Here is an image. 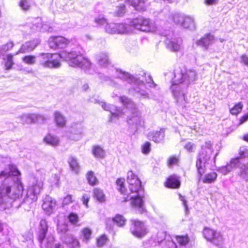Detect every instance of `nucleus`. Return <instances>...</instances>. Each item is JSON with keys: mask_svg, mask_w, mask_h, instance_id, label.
Here are the masks:
<instances>
[{"mask_svg": "<svg viewBox=\"0 0 248 248\" xmlns=\"http://www.w3.org/2000/svg\"><path fill=\"white\" fill-rule=\"evenodd\" d=\"M62 59L66 61L69 65L73 67H78L84 69L89 68L91 62L87 58H84L81 53L76 49L70 52H61Z\"/></svg>", "mask_w": 248, "mask_h": 248, "instance_id": "5", "label": "nucleus"}, {"mask_svg": "<svg viewBox=\"0 0 248 248\" xmlns=\"http://www.w3.org/2000/svg\"><path fill=\"white\" fill-rule=\"evenodd\" d=\"M19 5L24 11H27L30 8V2L27 0H21L19 2Z\"/></svg>", "mask_w": 248, "mask_h": 248, "instance_id": "50", "label": "nucleus"}, {"mask_svg": "<svg viewBox=\"0 0 248 248\" xmlns=\"http://www.w3.org/2000/svg\"><path fill=\"white\" fill-rule=\"evenodd\" d=\"M113 221L117 226L122 227L124 225L126 220L123 216L117 215L113 218Z\"/></svg>", "mask_w": 248, "mask_h": 248, "instance_id": "40", "label": "nucleus"}, {"mask_svg": "<svg viewBox=\"0 0 248 248\" xmlns=\"http://www.w3.org/2000/svg\"><path fill=\"white\" fill-rule=\"evenodd\" d=\"M215 38L214 35L210 33H207L200 39L196 42L197 46L203 47L205 50L208 48L209 46L214 42Z\"/></svg>", "mask_w": 248, "mask_h": 248, "instance_id": "19", "label": "nucleus"}, {"mask_svg": "<svg viewBox=\"0 0 248 248\" xmlns=\"http://www.w3.org/2000/svg\"><path fill=\"white\" fill-rule=\"evenodd\" d=\"M107 240V238L105 235H103L101 236L97 240V246L100 247L103 246L106 243Z\"/></svg>", "mask_w": 248, "mask_h": 248, "instance_id": "58", "label": "nucleus"}, {"mask_svg": "<svg viewBox=\"0 0 248 248\" xmlns=\"http://www.w3.org/2000/svg\"><path fill=\"white\" fill-rule=\"evenodd\" d=\"M93 154L96 157H103L105 155V152L103 149L99 146H95L93 149Z\"/></svg>", "mask_w": 248, "mask_h": 248, "instance_id": "38", "label": "nucleus"}, {"mask_svg": "<svg viewBox=\"0 0 248 248\" xmlns=\"http://www.w3.org/2000/svg\"><path fill=\"white\" fill-rule=\"evenodd\" d=\"M239 155L241 158L248 157V147L243 146L240 147Z\"/></svg>", "mask_w": 248, "mask_h": 248, "instance_id": "52", "label": "nucleus"}, {"mask_svg": "<svg viewBox=\"0 0 248 248\" xmlns=\"http://www.w3.org/2000/svg\"><path fill=\"white\" fill-rule=\"evenodd\" d=\"M35 114H23L19 116L21 121L24 124H31L34 123Z\"/></svg>", "mask_w": 248, "mask_h": 248, "instance_id": "31", "label": "nucleus"}, {"mask_svg": "<svg viewBox=\"0 0 248 248\" xmlns=\"http://www.w3.org/2000/svg\"><path fill=\"white\" fill-rule=\"evenodd\" d=\"M147 7V5L145 4V1L140 0L136 10L139 11H144L146 10Z\"/></svg>", "mask_w": 248, "mask_h": 248, "instance_id": "55", "label": "nucleus"}, {"mask_svg": "<svg viewBox=\"0 0 248 248\" xmlns=\"http://www.w3.org/2000/svg\"><path fill=\"white\" fill-rule=\"evenodd\" d=\"M40 64L45 68H57L61 66V52L57 53H41L38 56Z\"/></svg>", "mask_w": 248, "mask_h": 248, "instance_id": "11", "label": "nucleus"}, {"mask_svg": "<svg viewBox=\"0 0 248 248\" xmlns=\"http://www.w3.org/2000/svg\"><path fill=\"white\" fill-rule=\"evenodd\" d=\"M90 196L87 194H84L83 195L82 197V201L83 202V204L86 206L87 208L88 207V202L89 201Z\"/></svg>", "mask_w": 248, "mask_h": 248, "instance_id": "62", "label": "nucleus"}, {"mask_svg": "<svg viewBox=\"0 0 248 248\" xmlns=\"http://www.w3.org/2000/svg\"><path fill=\"white\" fill-rule=\"evenodd\" d=\"M203 235L208 241L217 247H222L224 244L225 238L220 232L206 228L203 230Z\"/></svg>", "mask_w": 248, "mask_h": 248, "instance_id": "12", "label": "nucleus"}, {"mask_svg": "<svg viewBox=\"0 0 248 248\" xmlns=\"http://www.w3.org/2000/svg\"><path fill=\"white\" fill-rule=\"evenodd\" d=\"M87 178L89 183L91 185H95L97 184V180L94 175V173L93 171H90L88 172L87 174Z\"/></svg>", "mask_w": 248, "mask_h": 248, "instance_id": "42", "label": "nucleus"}, {"mask_svg": "<svg viewBox=\"0 0 248 248\" xmlns=\"http://www.w3.org/2000/svg\"><path fill=\"white\" fill-rule=\"evenodd\" d=\"M97 63L101 66L106 67L110 64L108 53L103 51L100 52L96 56Z\"/></svg>", "mask_w": 248, "mask_h": 248, "instance_id": "22", "label": "nucleus"}, {"mask_svg": "<svg viewBox=\"0 0 248 248\" xmlns=\"http://www.w3.org/2000/svg\"><path fill=\"white\" fill-rule=\"evenodd\" d=\"M61 239L68 246L69 248H78L79 247L78 241L70 234L61 236Z\"/></svg>", "mask_w": 248, "mask_h": 248, "instance_id": "23", "label": "nucleus"}, {"mask_svg": "<svg viewBox=\"0 0 248 248\" xmlns=\"http://www.w3.org/2000/svg\"><path fill=\"white\" fill-rule=\"evenodd\" d=\"M68 162L71 170L76 173H78L79 171L80 166L76 158L70 156L68 158Z\"/></svg>", "mask_w": 248, "mask_h": 248, "instance_id": "28", "label": "nucleus"}, {"mask_svg": "<svg viewBox=\"0 0 248 248\" xmlns=\"http://www.w3.org/2000/svg\"><path fill=\"white\" fill-rule=\"evenodd\" d=\"M151 151V144L149 142H146L142 146V151L144 154H148Z\"/></svg>", "mask_w": 248, "mask_h": 248, "instance_id": "54", "label": "nucleus"}, {"mask_svg": "<svg viewBox=\"0 0 248 248\" xmlns=\"http://www.w3.org/2000/svg\"><path fill=\"white\" fill-rule=\"evenodd\" d=\"M242 103H239L230 109V112L233 115H237L242 110Z\"/></svg>", "mask_w": 248, "mask_h": 248, "instance_id": "47", "label": "nucleus"}, {"mask_svg": "<svg viewBox=\"0 0 248 248\" xmlns=\"http://www.w3.org/2000/svg\"><path fill=\"white\" fill-rule=\"evenodd\" d=\"M130 23L135 29L146 32H154L158 30L157 27L150 18L142 16L133 19Z\"/></svg>", "mask_w": 248, "mask_h": 248, "instance_id": "10", "label": "nucleus"}, {"mask_svg": "<svg viewBox=\"0 0 248 248\" xmlns=\"http://www.w3.org/2000/svg\"><path fill=\"white\" fill-rule=\"evenodd\" d=\"M54 121L56 125L59 127H63L66 124L65 118L58 111H56L54 113Z\"/></svg>", "mask_w": 248, "mask_h": 248, "instance_id": "29", "label": "nucleus"}, {"mask_svg": "<svg viewBox=\"0 0 248 248\" xmlns=\"http://www.w3.org/2000/svg\"><path fill=\"white\" fill-rule=\"evenodd\" d=\"M83 129L84 127L81 123L73 124L70 129V138L75 140H79L83 135Z\"/></svg>", "mask_w": 248, "mask_h": 248, "instance_id": "18", "label": "nucleus"}, {"mask_svg": "<svg viewBox=\"0 0 248 248\" xmlns=\"http://www.w3.org/2000/svg\"><path fill=\"white\" fill-rule=\"evenodd\" d=\"M14 44L13 42H9L6 44L0 46V51L3 54L4 53L10 50L14 46Z\"/></svg>", "mask_w": 248, "mask_h": 248, "instance_id": "43", "label": "nucleus"}, {"mask_svg": "<svg viewBox=\"0 0 248 248\" xmlns=\"http://www.w3.org/2000/svg\"><path fill=\"white\" fill-rule=\"evenodd\" d=\"M176 241L180 247L186 246L189 242V238L187 235H177L175 236Z\"/></svg>", "mask_w": 248, "mask_h": 248, "instance_id": "33", "label": "nucleus"}, {"mask_svg": "<svg viewBox=\"0 0 248 248\" xmlns=\"http://www.w3.org/2000/svg\"><path fill=\"white\" fill-rule=\"evenodd\" d=\"M117 24L111 23H108L105 25V30L108 33H116L117 30Z\"/></svg>", "mask_w": 248, "mask_h": 248, "instance_id": "37", "label": "nucleus"}, {"mask_svg": "<svg viewBox=\"0 0 248 248\" xmlns=\"http://www.w3.org/2000/svg\"><path fill=\"white\" fill-rule=\"evenodd\" d=\"M124 179L119 178L116 181L118 190L122 194H127L125 201L132 200L131 203L140 213L144 211L143 207V188L141 186V182L138 177L132 171L127 172V181L129 184V189L130 193H125V188L124 186Z\"/></svg>", "mask_w": 248, "mask_h": 248, "instance_id": "3", "label": "nucleus"}, {"mask_svg": "<svg viewBox=\"0 0 248 248\" xmlns=\"http://www.w3.org/2000/svg\"><path fill=\"white\" fill-rule=\"evenodd\" d=\"M239 176L246 181H248V163L240 167Z\"/></svg>", "mask_w": 248, "mask_h": 248, "instance_id": "34", "label": "nucleus"}, {"mask_svg": "<svg viewBox=\"0 0 248 248\" xmlns=\"http://www.w3.org/2000/svg\"><path fill=\"white\" fill-rule=\"evenodd\" d=\"M73 201L72 199V196L71 195H68L66 196L63 200L62 205H66L70 203H71Z\"/></svg>", "mask_w": 248, "mask_h": 248, "instance_id": "60", "label": "nucleus"}, {"mask_svg": "<svg viewBox=\"0 0 248 248\" xmlns=\"http://www.w3.org/2000/svg\"><path fill=\"white\" fill-rule=\"evenodd\" d=\"M169 238H170V237L167 236L166 233L164 232H159L157 234L156 241L158 244H160L163 242L165 243Z\"/></svg>", "mask_w": 248, "mask_h": 248, "instance_id": "36", "label": "nucleus"}, {"mask_svg": "<svg viewBox=\"0 0 248 248\" xmlns=\"http://www.w3.org/2000/svg\"><path fill=\"white\" fill-rule=\"evenodd\" d=\"M68 231L67 225L65 224H58L57 225L58 232L61 234V236L66 235Z\"/></svg>", "mask_w": 248, "mask_h": 248, "instance_id": "41", "label": "nucleus"}, {"mask_svg": "<svg viewBox=\"0 0 248 248\" xmlns=\"http://www.w3.org/2000/svg\"><path fill=\"white\" fill-rule=\"evenodd\" d=\"M176 17L180 18L181 20H183L181 25L182 27L190 30L194 29L195 24L192 17L185 16H180L178 15H176Z\"/></svg>", "mask_w": 248, "mask_h": 248, "instance_id": "24", "label": "nucleus"}, {"mask_svg": "<svg viewBox=\"0 0 248 248\" xmlns=\"http://www.w3.org/2000/svg\"><path fill=\"white\" fill-rule=\"evenodd\" d=\"M141 73L133 76L128 73L122 72L121 70L112 67L110 70V77H105V80H110L112 82L113 79H120L123 81H127L133 86V91L137 96L146 98L148 97V93L145 90V83L149 84L152 87L154 85L152 78L150 75L146 77V74L143 71Z\"/></svg>", "mask_w": 248, "mask_h": 248, "instance_id": "2", "label": "nucleus"}, {"mask_svg": "<svg viewBox=\"0 0 248 248\" xmlns=\"http://www.w3.org/2000/svg\"><path fill=\"white\" fill-rule=\"evenodd\" d=\"M48 230V225L46 219L41 220L38 232V239L42 247L52 248L54 237L51 234L46 236Z\"/></svg>", "mask_w": 248, "mask_h": 248, "instance_id": "9", "label": "nucleus"}, {"mask_svg": "<svg viewBox=\"0 0 248 248\" xmlns=\"http://www.w3.org/2000/svg\"><path fill=\"white\" fill-rule=\"evenodd\" d=\"M19 175L20 173L16 167L10 168V171L4 170L0 173V178H4L0 186V208L5 209L10 206L19 207L22 204L19 200L22 197L23 186ZM25 208V206H24Z\"/></svg>", "mask_w": 248, "mask_h": 248, "instance_id": "1", "label": "nucleus"}, {"mask_svg": "<svg viewBox=\"0 0 248 248\" xmlns=\"http://www.w3.org/2000/svg\"><path fill=\"white\" fill-rule=\"evenodd\" d=\"M140 1V0H125V2L132 5L136 10H137Z\"/></svg>", "mask_w": 248, "mask_h": 248, "instance_id": "61", "label": "nucleus"}, {"mask_svg": "<svg viewBox=\"0 0 248 248\" xmlns=\"http://www.w3.org/2000/svg\"><path fill=\"white\" fill-rule=\"evenodd\" d=\"M166 186L172 188H177L180 186L179 177L176 175H171L167 180Z\"/></svg>", "mask_w": 248, "mask_h": 248, "instance_id": "26", "label": "nucleus"}, {"mask_svg": "<svg viewBox=\"0 0 248 248\" xmlns=\"http://www.w3.org/2000/svg\"><path fill=\"white\" fill-rule=\"evenodd\" d=\"M95 23L100 26H104L107 24V20L103 16H99L97 18L95 19Z\"/></svg>", "mask_w": 248, "mask_h": 248, "instance_id": "51", "label": "nucleus"}, {"mask_svg": "<svg viewBox=\"0 0 248 248\" xmlns=\"http://www.w3.org/2000/svg\"><path fill=\"white\" fill-rule=\"evenodd\" d=\"M217 174L215 172H211L205 174L203 179L202 182L204 183H212L214 182L217 179Z\"/></svg>", "mask_w": 248, "mask_h": 248, "instance_id": "32", "label": "nucleus"}, {"mask_svg": "<svg viewBox=\"0 0 248 248\" xmlns=\"http://www.w3.org/2000/svg\"><path fill=\"white\" fill-rule=\"evenodd\" d=\"M82 233L84 238L83 241L87 243L90 238L92 233L91 230L88 228H85L82 230Z\"/></svg>", "mask_w": 248, "mask_h": 248, "instance_id": "49", "label": "nucleus"}, {"mask_svg": "<svg viewBox=\"0 0 248 248\" xmlns=\"http://www.w3.org/2000/svg\"><path fill=\"white\" fill-rule=\"evenodd\" d=\"M125 12V6L124 4H122L118 7L117 10V15L119 16H122Z\"/></svg>", "mask_w": 248, "mask_h": 248, "instance_id": "63", "label": "nucleus"}, {"mask_svg": "<svg viewBox=\"0 0 248 248\" xmlns=\"http://www.w3.org/2000/svg\"><path fill=\"white\" fill-rule=\"evenodd\" d=\"M183 40L181 38L172 37L168 36L165 40L168 49L173 52H177L182 48Z\"/></svg>", "mask_w": 248, "mask_h": 248, "instance_id": "16", "label": "nucleus"}, {"mask_svg": "<svg viewBox=\"0 0 248 248\" xmlns=\"http://www.w3.org/2000/svg\"><path fill=\"white\" fill-rule=\"evenodd\" d=\"M36 46L37 44L34 41L26 42L22 45L20 49L16 52V54L29 53L33 50Z\"/></svg>", "mask_w": 248, "mask_h": 248, "instance_id": "25", "label": "nucleus"}, {"mask_svg": "<svg viewBox=\"0 0 248 248\" xmlns=\"http://www.w3.org/2000/svg\"><path fill=\"white\" fill-rule=\"evenodd\" d=\"M56 205V200L49 196L46 195L43 199L42 207L46 214L50 215L55 211Z\"/></svg>", "mask_w": 248, "mask_h": 248, "instance_id": "17", "label": "nucleus"}, {"mask_svg": "<svg viewBox=\"0 0 248 248\" xmlns=\"http://www.w3.org/2000/svg\"><path fill=\"white\" fill-rule=\"evenodd\" d=\"M13 56L12 54H8L6 56V61L5 63L6 69L8 70L12 68L14 63L13 61Z\"/></svg>", "mask_w": 248, "mask_h": 248, "instance_id": "46", "label": "nucleus"}, {"mask_svg": "<svg viewBox=\"0 0 248 248\" xmlns=\"http://www.w3.org/2000/svg\"><path fill=\"white\" fill-rule=\"evenodd\" d=\"M121 102L127 108L130 109L131 114L127 119L129 125L135 127L141 126L144 121L140 113L136 108V105L127 97L123 96L120 97Z\"/></svg>", "mask_w": 248, "mask_h": 248, "instance_id": "6", "label": "nucleus"}, {"mask_svg": "<svg viewBox=\"0 0 248 248\" xmlns=\"http://www.w3.org/2000/svg\"><path fill=\"white\" fill-rule=\"evenodd\" d=\"M184 147L189 152H194L195 150V144L190 142L186 143Z\"/></svg>", "mask_w": 248, "mask_h": 248, "instance_id": "57", "label": "nucleus"}, {"mask_svg": "<svg viewBox=\"0 0 248 248\" xmlns=\"http://www.w3.org/2000/svg\"><path fill=\"white\" fill-rule=\"evenodd\" d=\"M94 197L100 202L105 201V196L103 191L99 188H95L93 191Z\"/></svg>", "mask_w": 248, "mask_h": 248, "instance_id": "35", "label": "nucleus"}, {"mask_svg": "<svg viewBox=\"0 0 248 248\" xmlns=\"http://www.w3.org/2000/svg\"><path fill=\"white\" fill-rule=\"evenodd\" d=\"M179 160L176 156H171L168 161V165L169 167H171L174 165H177Z\"/></svg>", "mask_w": 248, "mask_h": 248, "instance_id": "56", "label": "nucleus"}, {"mask_svg": "<svg viewBox=\"0 0 248 248\" xmlns=\"http://www.w3.org/2000/svg\"><path fill=\"white\" fill-rule=\"evenodd\" d=\"M127 25L124 24H117L116 33H125L128 32Z\"/></svg>", "mask_w": 248, "mask_h": 248, "instance_id": "44", "label": "nucleus"}, {"mask_svg": "<svg viewBox=\"0 0 248 248\" xmlns=\"http://www.w3.org/2000/svg\"><path fill=\"white\" fill-rule=\"evenodd\" d=\"M213 151L212 144L210 142H206L205 145L202 148L196 164L200 179L204 173L205 164L210 159Z\"/></svg>", "mask_w": 248, "mask_h": 248, "instance_id": "8", "label": "nucleus"}, {"mask_svg": "<svg viewBox=\"0 0 248 248\" xmlns=\"http://www.w3.org/2000/svg\"><path fill=\"white\" fill-rule=\"evenodd\" d=\"M176 15H178L180 16H185L184 15L181 14L174 13L170 15V18L172 20L175 24L181 25L183 20H181L180 18L176 17Z\"/></svg>", "mask_w": 248, "mask_h": 248, "instance_id": "45", "label": "nucleus"}, {"mask_svg": "<svg viewBox=\"0 0 248 248\" xmlns=\"http://www.w3.org/2000/svg\"><path fill=\"white\" fill-rule=\"evenodd\" d=\"M165 243V248H177L176 243L170 238L167 240Z\"/></svg>", "mask_w": 248, "mask_h": 248, "instance_id": "53", "label": "nucleus"}, {"mask_svg": "<svg viewBox=\"0 0 248 248\" xmlns=\"http://www.w3.org/2000/svg\"><path fill=\"white\" fill-rule=\"evenodd\" d=\"M43 182L36 177L33 178L31 184L28 187L26 195L22 201V204H31L37 199L38 196L43 189Z\"/></svg>", "mask_w": 248, "mask_h": 248, "instance_id": "7", "label": "nucleus"}, {"mask_svg": "<svg viewBox=\"0 0 248 248\" xmlns=\"http://www.w3.org/2000/svg\"><path fill=\"white\" fill-rule=\"evenodd\" d=\"M69 42V40L61 36H51L48 40L50 47L54 49L65 47Z\"/></svg>", "mask_w": 248, "mask_h": 248, "instance_id": "15", "label": "nucleus"}, {"mask_svg": "<svg viewBox=\"0 0 248 248\" xmlns=\"http://www.w3.org/2000/svg\"><path fill=\"white\" fill-rule=\"evenodd\" d=\"M46 119V118L41 115L35 114V117H34V123H43Z\"/></svg>", "mask_w": 248, "mask_h": 248, "instance_id": "59", "label": "nucleus"}, {"mask_svg": "<svg viewBox=\"0 0 248 248\" xmlns=\"http://www.w3.org/2000/svg\"><path fill=\"white\" fill-rule=\"evenodd\" d=\"M98 103L101 104L102 108L106 111H109L111 113V116L109 118V121L113 122L115 118H119L122 117L124 115L125 112L120 108L109 104H107L103 101L97 102Z\"/></svg>", "mask_w": 248, "mask_h": 248, "instance_id": "14", "label": "nucleus"}, {"mask_svg": "<svg viewBox=\"0 0 248 248\" xmlns=\"http://www.w3.org/2000/svg\"><path fill=\"white\" fill-rule=\"evenodd\" d=\"M44 141L47 144L54 146L58 145L59 139L56 136L48 134L44 138Z\"/></svg>", "mask_w": 248, "mask_h": 248, "instance_id": "30", "label": "nucleus"}, {"mask_svg": "<svg viewBox=\"0 0 248 248\" xmlns=\"http://www.w3.org/2000/svg\"><path fill=\"white\" fill-rule=\"evenodd\" d=\"M68 219L69 222L72 224H76L79 220V218L77 214L71 213L68 216Z\"/></svg>", "mask_w": 248, "mask_h": 248, "instance_id": "48", "label": "nucleus"}, {"mask_svg": "<svg viewBox=\"0 0 248 248\" xmlns=\"http://www.w3.org/2000/svg\"><path fill=\"white\" fill-rule=\"evenodd\" d=\"M196 77L197 74L193 70H188L184 73L182 71H175L170 90L177 102L182 106L187 102V87L196 79Z\"/></svg>", "mask_w": 248, "mask_h": 248, "instance_id": "4", "label": "nucleus"}, {"mask_svg": "<svg viewBox=\"0 0 248 248\" xmlns=\"http://www.w3.org/2000/svg\"><path fill=\"white\" fill-rule=\"evenodd\" d=\"M130 230L132 234L138 237L141 238L148 233V230L143 222L138 220L131 219Z\"/></svg>", "mask_w": 248, "mask_h": 248, "instance_id": "13", "label": "nucleus"}, {"mask_svg": "<svg viewBox=\"0 0 248 248\" xmlns=\"http://www.w3.org/2000/svg\"><path fill=\"white\" fill-rule=\"evenodd\" d=\"M239 163V159L238 157L232 159L229 163L227 165L219 167L217 169V170L224 175L227 174L230 172L234 168L238 166Z\"/></svg>", "mask_w": 248, "mask_h": 248, "instance_id": "20", "label": "nucleus"}, {"mask_svg": "<svg viewBox=\"0 0 248 248\" xmlns=\"http://www.w3.org/2000/svg\"><path fill=\"white\" fill-rule=\"evenodd\" d=\"M22 60L26 64L33 65L36 62V57L33 55H27L23 57Z\"/></svg>", "mask_w": 248, "mask_h": 248, "instance_id": "39", "label": "nucleus"}, {"mask_svg": "<svg viewBox=\"0 0 248 248\" xmlns=\"http://www.w3.org/2000/svg\"><path fill=\"white\" fill-rule=\"evenodd\" d=\"M240 61L244 64L248 66V56L246 55H243L241 57Z\"/></svg>", "mask_w": 248, "mask_h": 248, "instance_id": "64", "label": "nucleus"}, {"mask_svg": "<svg viewBox=\"0 0 248 248\" xmlns=\"http://www.w3.org/2000/svg\"><path fill=\"white\" fill-rule=\"evenodd\" d=\"M149 140H152L156 143L161 142L165 137V130L161 129L159 131H152L147 135Z\"/></svg>", "mask_w": 248, "mask_h": 248, "instance_id": "21", "label": "nucleus"}, {"mask_svg": "<svg viewBox=\"0 0 248 248\" xmlns=\"http://www.w3.org/2000/svg\"><path fill=\"white\" fill-rule=\"evenodd\" d=\"M33 29L42 31H49V28L46 24H43L42 19L40 17L36 18L33 22Z\"/></svg>", "mask_w": 248, "mask_h": 248, "instance_id": "27", "label": "nucleus"}]
</instances>
